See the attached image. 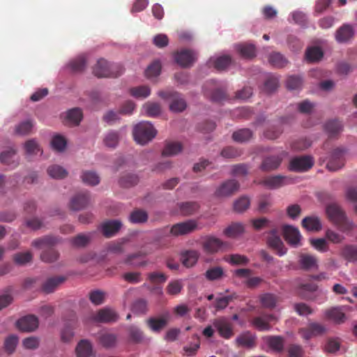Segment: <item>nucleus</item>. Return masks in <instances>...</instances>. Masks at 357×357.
<instances>
[{
	"instance_id": "obj_62",
	"label": "nucleus",
	"mask_w": 357,
	"mask_h": 357,
	"mask_svg": "<svg viewBox=\"0 0 357 357\" xmlns=\"http://www.w3.org/2000/svg\"><path fill=\"white\" fill-rule=\"evenodd\" d=\"M105 294L100 290H93L89 294V298L91 302L96 305L104 303Z\"/></svg>"
},
{
	"instance_id": "obj_53",
	"label": "nucleus",
	"mask_w": 357,
	"mask_h": 357,
	"mask_svg": "<svg viewBox=\"0 0 357 357\" xmlns=\"http://www.w3.org/2000/svg\"><path fill=\"white\" fill-rule=\"evenodd\" d=\"M148 219V214L146 211L140 209L133 211L129 217V220L132 223H144Z\"/></svg>"
},
{
	"instance_id": "obj_57",
	"label": "nucleus",
	"mask_w": 357,
	"mask_h": 357,
	"mask_svg": "<svg viewBox=\"0 0 357 357\" xmlns=\"http://www.w3.org/2000/svg\"><path fill=\"white\" fill-rule=\"evenodd\" d=\"M252 324L257 330L261 331H269L271 328V326L267 323V320H266L264 315L255 317L252 320Z\"/></svg>"
},
{
	"instance_id": "obj_28",
	"label": "nucleus",
	"mask_w": 357,
	"mask_h": 357,
	"mask_svg": "<svg viewBox=\"0 0 357 357\" xmlns=\"http://www.w3.org/2000/svg\"><path fill=\"white\" fill-rule=\"evenodd\" d=\"M236 344L246 348H253L256 345V336L250 331H246L237 337Z\"/></svg>"
},
{
	"instance_id": "obj_2",
	"label": "nucleus",
	"mask_w": 357,
	"mask_h": 357,
	"mask_svg": "<svg viewBox=\"0 0 357 357\" xmlns=\"http://www.w3.org/2000/svg\"><path fill=\"white\" fill-rule=\"evenodd\" d=\"M326 213L329 220L338 225L343 231H349L354 227V224L347 220L344 211L337 204H328Z\"/></svg>"
},
{
	"instance_id": "obj_49",
	"label": "nucleus",
	"mask_w": 357,
	"mask_h": 357,
	"mask_svg": "<svg viewBox=\"0 0 357 357\" xmlns=\"http://www.w3.org/2000/svg\"><path fill=\"white\" fill-rule=\"evenodd\" d=\"M252 137V132L248 128L240 129L234 132L232 135V139L237 142H245L248 141Z\"/></svg>"
},
{
	"instance_id": "obj_42",
	"label": "nucleus",
	"mask_w": 357,
	"mask_h": 357,
	"mask_svg": "<svg viewBox=\"0 0 357 357\" xmlns=\"http://www.w3.org/2000/svg\"><path fill=\"white\" fill-rule=\"evenodd\" d=\"M129 337L133 343H141L145 340L144 332L135 326H130L128 328Z\"/></svg>"
},
{
	"instance_id": "obj_23",
	"label": "nucleus",
	"mask_w": 357,
	"mask_h": 357,
	"mask_svg": "<svg viewBox=\"0 0 357 357\" xmlns=\"http://www.w3.org/2000/svg\"><path fill=\"white\" fill-rule=\"evenodd\" d=\"M66 278L63 276H54L48 278L41 285V290L45 294H50L55 291V289L62 284Z\"/></svg>"
},
{
	"instance_id": "obj_35",
	"label": "nucleus",
	"mask_w": 357,
	"mask_h": 357,
	"mask_svg": "<svg viewBox=\"0 0 357 357\" xmlns=\"http://www.w3.org/2000/svg\"><path fill=\"white\" fill-rule=\"evenodd\" d=\"M299 264L302 269L307 271L317 268V259L313 255L301 254L299 257Z\"/></svg>"
},
{
	"instance_id": "obj_56",
	"label": "nucleus",
	"mask_w": 357,
	"mask_h": 357,
	"mask_svg": "<svg viewBox=\"0 0 357 357\" xmlns=\"http://www.w3.org/2000/svg\"><path fill=\"white\" fill-rule=\"evenodd\" d=\"M130 93L132 96L137 98H145L150 95L151 90L149 87L146 86H140L131 88L130 89Z\"/></svg>"
},
{
	"instance_id": "obj_32",
	"label": "nucleus",
	"mask_w": 357,
	"mask_h": 357,
	"mask_svg": "<svg viewBox=\"0 0 357 357\" xmlns=\"http://www.w3.org/2000/svg\"><path fill=\"white\" fill-rule=\"evenodd\" d=\"M199 257V253L197 250H187L181 254V261L185 267H192L197 261Z\"/></svg>"
},
{
	"instance_id": "obj_33",
	"label": "nucleus",
	"mask_w": 357,
	"mask_h": 357,
	"mask_svg": "<svg viewBox=\"0 0 357 357\" xmlns=\"http://www.w3.org/2000/svg\"><path fill=\"white\" fill-rule=\"evenodd\" d=\"M80 178L84 183L91 186H96L100 182L99 175L94 171H83Z\"/></svg>"
},
{
	"instance_id": "obj_48",
	"label": "nucleus",
	"mask_w": 357,
	"mask_h": 357,
	"mask_svg": "<svg viewBox=\"0 0 357 357\" xmlns=\"http://www.w3.org/2000/svg\"><path fill=\"white\" fill-rule=\"evenodd\" d=\"M138 176L135 174L128 173L123 175L119 179V185L123 188H130L137 184Z\"/></svg>"
},
{
	"instance_id": "obj_61",
	"label": "nucleus",
	"mask_w": 357,
	"mask_h": 357,
	"mask_svg": "<svg viewBox=\"0 0 357 357\" xmlns=\"http://www.w3.org/2000/svg\"><path fill=\"white\" fill-rule=\"evenodd\" d=\"M32 253L29 251L16 253L13 257L15 262L19 265H24L26 263L30 262L32 260Z\"/></svg>"
},
{
	"instance_id": "obj_29",
	"label": "nucleus",
	"mask_w": 357,
	"mask_h": 357,
	"mask_svg": "<svg viewBox=\"0 0 357 357\" xmlns=\"http://www.w3.org/2000/svg\"><path fill=\"white\" fill-rule=\"evenodd\" d=\"M302 227L310 231H318L321 229L320 219L317 216H307L303 219Z\"/></svg>"
},
{
	"instance_id": "obj_54",
	"label": "nucleus",
	"mask_w": 357,
	"mask_h": 357,
	"mask_svg": "<svg viewBox=\"0 0 357 357\" xmlns=\"http://www.w3.org/2000/svg\"><path fill=\"white\" fill-rule=\"evenodd\" d=\"M236 298L237 295L235 293L227 296L217 298L215 299L214 306L216 310H223L227 307V305L231 301H232L234 299H236Z\"/></svg>"
},
{
	"instance_id": "obj_24",
	"label": "nucleus",
	"mask_w": 357,
	"mask_h": 357,
	"mask_svg": "<svg viewBox=\"0 0 357 357\" xmlns=\"http://www.w3.org/2000/svg\"><path fill=\"white\" fill-rule=\"evenodd\" d=\"M282 160V158L278 155H270L264 158L260 168L262 171L269 172L278 168Z\"/></svg>"
},
{
	"instance_id": "obj_1",
	"label": "nucleus",
	"mask_w": 357,
	"mask_h": 357,
	"mask_svg": "<svg viewBox=\"0 0 357 357\" xmlns=\"http://www.w3.org/2000/svg\"><path fill=\"white\" fill-rule=\"evenodd\" d=\"M58 243V239L53 236H44L33 240L31 245L38 249H43L40 254V259L46 263L56 261L59 257V253L53 246Z\"/></svg>"
},
{
	"instance_id": "obj_46",
	"label": "nucleus",
	"mask_w": 357,
	"mask_h": 357,
	"mask_svg": "<svg viewBox=\"0 0 357 357\" xmlns=\"http://www.w3.org/2000/svg\"><path fill=\"white\" fill-rule=\"evenodd\" d=\"M342 256L350 262L357 261V247L353 245H347L342 250Z\"/></svg>"
},
{
	"instance_id": "obj_59",
	"label": "nucleus",
	"mask_w": 357,
	"mask_h": 357,
	"mask_svg": "<svg viewBox=\"0 0 357 357\" xmlns=\"http://www.w3.org/2000/svg\"><path fill=\"white\" fill-rule=\"evenodd\" d=\"M144 109L147 116L155 117L160 114L161 112L160 106L158 103L148 102L144 105Z\"/></svg>"
},
{
	"instance_id": "obj_3",
	"label": "nucleus",
	"mask_w": 357,
	"mask_h": 357,
	"mask_svg": "<svg viewBox=\"0 0 357 357\" xmlns=\"http://www.w3.org/2000/svg\"><path fill=\"white\" fill-rule=\"evenodd\" d=\"M123 71V67L119 64L109 63L104 59L98 60L93 68V73L98 77H116Z\"/></svg>"
},
{
	"instance_id": "obj_16",
	"label": "nucleus",
	"mask_w": 357,
	"mask_h": 357,
	"mask_svg": "<svg viewBox=\"0 0 357 357\" xmlns=\"http://www.w3.org/2000/svg\"><path fill=\"white\" fill-rule=\"evenodd\" d=\"M344 151L337 148L333 150L326 167L330 171H337L344 165Z\"/></svg>"
},
{
	"instance_id": "obj_25",
	"label": "nucleus",
	"mask_w": 357,
	"mask_h": 357,
	"mask_svg": "<svg viewBox=\"0 0 357 357\" xmlns=\"http://www.w3.org/2000/svg\"><path fill=\"white\" fill-rule=\"evenodd\" d=\"M354 34L353 27L349 24H344L336 31L335 39L340 43H347L353 38Z\"/></svg>"
},
{
	"instance_id": "obj_34",
	"label": "nucleus",
	"mask_w": 357,
	"mask_h": 357,
	"mask_svg": "<svg viewBox=\"0 0 357 357\" xmlns=\"http://www.w3.org/2000/svg\"><path fill=\"white\" fill-rule=\"evenodd\" d=\"M324 128L329 137H333L342 131L343 125L338 120H330L326 123Z\"/></svg>"
},
{
	"instance_id": "obj_63",
	"label": "nucleus",
	"mask_w": 357,
	"mask_h": 357,
	"mask_svg": "<svg viewBox=\"0 0 357 357\" xmlns=\"http://www.w3.org/2000/svg\"><path fill=\"white\" fill-rule=\"evenodd\" d=\"M24 149L29 155H36L40 151V148L37 142L32 139L26 141L24 144Z\"/></svg>"
},
{
	"instance_id": "obj_26",
	"label": "nucleus",
	"mask_w": 357,
	"mask_h": 357,
	"mask_svg": "<svg viewBox=\"0 0 357 357\" xmlns=\"http://www.w3.org/2000/svg\"><path fill=\"white\" fill-rule=\"evenodd\" d=\"M75 352L77 357H90L93 355V347L88 340H81L77 344Z\"/></svg>"
},
{
	"instance_id": "obj_14",
	"label": "nucleus",
	"mask_w": 357,
	"mask_h": 357,
	"mask_svg": "<svg viewBox=\"0 0 357 357\" xmlns=\"http://www.w3.org/2000/svg\"><path fill=\"white\" fill-rule=\"evenodd\" d=\"M174 59L181 67L188 68L196 61V54L192 50H182L174 54Z\"/></svg>"
},
{
	"instance_id": "obj_7",
	"label": "nucleus",
	"mask_w": 357,
	"mask_h": 357,
	"mask_svg": "<svg viewBox=\"0 0 357 357\" xmlns=\"http://www.w3.org/2000/svg\"><path fill=\"white\" fill-rule=\"evenodd\" d=\"M239 183L235 179H229L222 183L215 190V196L225 197L233 195L238 190Z\"/></svg>"
},
{
	"instance_id": "obj_13",
	"label": "nucleus",
	"mask_w": 357,
	"mask_h": 357,
	"mask_svg": "<svg viewBox=\"0 0 357 357\" xmlns=\"http://www.w3.org/2000/svg\"><path fill=\"white\" fill-rule=\"evenodd\" d=\"M90 202V194L83 191L76 194L70 202V208L73 211H79L86 208Z\"/></svg>"
},
{
	"instance_id": "obj_11",
	"label": "nucleus",
	"mask_w": 357,
	"mask_h": 357,
	"mask_svg": "<svg viewBox=\"0 0 357 357\" xmlns=\"http://www.w3.org/2000/svg\"><path fill=\"white\" fill-rule=\"evenodd\" d=\"M267 244L268 247L274 250L279 256H282L287 252L280 237L278 235L276 229H272L268 234L267 238Z\"/></svg>"
},
{
	"instance_id": "obj_43",
	"label": "nucleus",
	"mask_w": 357,
	"mask_h": 357,
	"mask_svg": "<svg viewBox=\"0 0 357 357\" xmlns=\"http://www.w3.org/2000/svg\"><path fill=\"white\" fill-rule=\"evenodd\" d=\"M204 275L209 281L218 280L225 276V271L220 266H213L208 268Z\"/></svg>"
},
{
	"instance_id": "obj_30",
	"label": "nucleus",
	"mask_w": 357,
	"mask_h": 357,
	"mask_svg": "<svg viewBox=\"0 0 357 357\" xmlns=\"http://www.w3.org/2000/svg\"><path fill=\"white\" fill-rule=\"evenodd\" d=\"M264 341L267 345L276 352H281L284 349V340L281 336H266Z\"/></svg>"
},
{
	"instance_id": "obj_12",
	"label": "nucleus",
	"mask_w": 357,
	"mask_h": 357,
	"mask_svg": "<svg viewBox=\"0 0 357 357\" xmlns=\"http://www.w3.org/2000/svg\"><path fill=\"white\" fill-rule=\"evenodd\" d=\"M223 245L224 243L222 240L212 236H206L202 238L203 250L208 254L218 252Z\"/></svg>"
},
{
	"instance_id": "obj_10",
	"label": "nucleus",
	"mask_w": 357,
	"mask_h": 357,
	"mask_svg": "<svg viewBox=\"0 0 357 357\" xmlns=\"http://www.w3.org/2000/svg\"><path fill=\"white\" fill-rule=\"evenodd\" d=\"M313 160L310 156H301L293 158L289 165V169L294 172L307 171L313 166Z\"/></svg>"
},
{
	"instance_id": "obj_22",
	"label": "nucleus",
	"mask_w": 357,
	"mask_h": 357,
	"mask_svg": "<svg viewBox=\"0 0 357 357\" xmlns=\"http://www.w3.org/2000/svg\"><path fill=\"white\" fill-rule=\"evenodd\" d=\"M122 224L118 220H108L101 225L102 234L109 238L114 236L121 229Z\"/></svg>"
},
{
	"instance_id": "obj_18",
	"label": "nucleus",
	"mask_w": 357,
	"mask_h": 357,
	"mask_svg": "<svg viewBox=\"0 0 357 357\" xmlns=\"http://www.w3.org/2000/svg\"><path fill=\"white\" fill-rule=\"evenodd\" d=\"M285 241L291 245L297 246L299 244L301 235L298 229L291 225H284L282 228Z\"/></svg>"
},
{
	"instance_id": "obj_41",
	"label": "nucleus",
	"mask_w": 357,
	"mask_h": 357,
	"mask_svg": "<svg viewBox=\"0 0 357 357\" xmlns=\"http://www.w3.org/2000/svg\"><path fill=\"white\" fill-rule=\"evenodd\" d=\"M178 207L183 215H190L198 211L199 205L196 202H186L178 204Z\"/></svg>"
},
{
	"instance_id": "obj_50",
	"label": "nucleus",
	"mask_w": 357,
	"mask_h": 357,
	"mask_svg": "<svg viewBox=\"0 0 357 357\" xmlns=\"http://www.w3.org/2000/svg\"><path fill=\"white\" fill-rule=\"evenodd\" d=\"M323 52L318 47H310L305 52V59L309 62L319 61L323 57Z\"/></svg>"
},
{
	"instance_id": "obj_20",
	"label": "nucleus",
	"mask_w": 357,
	"mask_h": 357,
	"mask_svg": "<svg viewBox=\"0 0 357 357\" xmlns=\"http://www.w3.org/2000/svg\"><path fill=\"white\" fill-rule=\"evenodd\" d=\"M215 83L213 80L206 82L204 86V93L207 97H210L211 100L213 102H222V101L227 99V95L226 92L220 89H217L213 92L210 93L208 89V86H214Z\"/></svg>"
},
{
	"instance_id": "obj_44",
	"label": "nucleus",
	"mask_w": 357,
	"mask_h": 357,
	"mask_svg": "<svg viewBox=\"0 0 357 357\" xmlns=\"http://www.w3.org/2000/svg\"><path fill=\"white\" fill-rule=\"evenodd\" d=\"M146 254L142 251L133 253L127 256L124 260V263L133 266H143L146 264V261H138L137 259H142Z\"/></svg>"
},
{
	"instance_id": "obj_9",
	"label": "nucleus",
	"mask_w": 357,
	"mask_h": 357,
	"mask_svg": "<svg viewBox=\"0 0 357 357\" xmlns=\"http://www.w3.org/2000/svg\"><path fill=\"white\" fill-rule=\"evenodd\" d=\"M197 228V222L193 220H190L174 225L170 229V233L176 236L185 235L192 232Z\"/></svg>"
},
{
	"instance_id": "obj_4",
	"label": "nucleus",
	"mask_w": 357,
	"mask_h": 357,
	"mask_svg": "<svg viewBox=\"0 0 357 357\" xmlns=\"http://www.w3.org/2000/svg\"><path fill=\"white\" fill-rule=\"evenodd\" d=\"M157 134L153 126L148 122H141L136 125L133 130L134 139L137 143L142 145L151 141Z\"/></svg>"
},
{
	"instance_id": "obj_17",
	"label": "nucleus",
	"mask_w": 357,
	"mask_h": 357,
	"mask_svg": "<svg viewBox=\"0 0 357 357\" xmlns=\"http://www.w3.org/2000/svg\"><path fill=\"white\" fill-rule=\"evenodd\" d=\"M169 319L168 312L163 314L160 317H150L146 321V325L153 332H160L167 325Z\"/></svg>"
},
{
	"instance_id": "obj_8",
	"label": "nucleus",
	"mask_w": 357,
	"mask_h": 357,
	"mask_svg": "<svg viewBox=\"0 0 357 357\" xmlns=\"http://www.w3.org/2000/svg\"><path fill=\"white\" fill-rule=\"evenodd\" d=\"M92 319L99 323L116 322L119 319V314L112 308L104 307L94 314Z\"/></svg>"
},
{
	"instance_id": "obj_36",
	"label": "nucleus",
	"mask_w": 357,
	"mask_h": 357,
	"mask_svg": "<svg viewBox=\"0 0 357 357\" xmlns=\"http://www.w3.org/2000/svg\"><path fill=\"white\" fill-rule=\"evenodd\" d=\"M245 231L244 225L241 222H234L225 228L223 233L229 238L236 237Z\"/></svg>"
},
{
	"instance_id": "obj_15",
	"label": "nucleus",
	"mask_w": 357,
	"mask_h": 357,
	"mask_svg": "<svg viewBox=\"0 0 357 357\" xmlns=\"http://www.w3.org/2000/svg\"><path fill=\"white\" fill-rule=\"evenodd\" d=\"M16 326L21 331L32 332L38 327V319L34 315L25 316L17 321Z\"/></svg>"
},
{
	"instance_id": "obj_52",
	"label": "nucleus",
	"mask_w": 357,
	"mask_h": 357,
	"mask_svg": "<svg viewBox=\"0 0 357 357\" xmlns=\"http://www.w3.org/2000/svg\"><path fill=\"white\" fill-rule=\"evenodd\" d=\"M33 127V121L31 120H26L16 126L15 132L19 135H26L31 132Z\"/></svg>"
},
{
	"instance_id": "obj_39",
	"label": "nucleus",
	"mask_w": 357,
	"mask_h": 357,
	"mask_svg": "<svg viewBox=\"0 0 357 357\" xmlns=\"http://www.w3.org/2000/svg\"><path fill=\"white\" fill-rule=\"evenodd\" d=\"M259 301L263 307L273 309L276 306L279 299L278 297L273 294L266 293L259 296Z\"/></svg>"
},
{
	"instance_id": "obj_40",
	"label": "nucleus",
	"mask_w": 357,
	"mask_h": 357,
	"mask_svg": "<svg viewBox=\"0 0 357 357\" xmlns=\"http://www.w3.org/2000/svg\"><path fill=\"white\" fill-rule=\"evenodd\" d=\"M236 49L240 55L245 59H252L256 55L255 47L250 44H238Z\"/></svg>"
},
{
	"instance_id": "obj_31",
	"label": "nucleus",
	"mask_w": 357,
	"mask_h": 357,
	"mask_svg": "<svg viewBox=\"0 0 357 357\" xmlns=\"http://www.w3.org/2000/svg\"><path fill=\"white\" fill-rule=\"evenodd\" d=\"M98 340L104 348L110 349L116 346L117 337L115 334L105 332L99 334Z\"/></svg>"
},
{
	"instance_id": "obj_51",
	"label": "nucleus",
	"mask_w": 357,
	"mask_h": 357,
	"mask_svg": "<svg viewBox=\"0 0 357 357\" xmlns=\"http://www.w3.org/2000/svg\"><path fill=\"white\" fill-rule=\"evenodd\" d=\"M119 139L120 137L119 132L112 130L105 135L103 139V142L106 146L114 149L117 146Z\"/></svg>"
},
{
	"instance_id": "obj_60",
	"label": "nucleus",
	"mask_w": 357,
	"mask_h": 357,
	"mask_svg": "<svg viewBox=\"0 0 357 357\" xmlns=\"http://www.w3.org/2000/svg\"><path fill=\"white\" fill-rule=\"evenodd\" d=\"M86 65L85 56H79L70 63L71 69L76 73L82 72L84 70Z\"/></svg>"
},
{
	"instance_id": "obj_27",
	"label": "nucleus",
	"mask_w": 357,
	"mask_h": 357,
	"mask_svg": "<svg viewBox=\"0 0 357 357\" xmlns=\"http://www.w3.org/2000/svg\"><path fill=\"white\" fill-rule=\"evenodd\" d=\"M83 117L82 111L78 107L69 109L65 116V123L70 126H77Z\"/></svg>"
},
{
	"instance_id": "obj_45",
	"label": "nucleus",
	"mask_w": 357,
	"mask_h": 357,
	"mask_svg": "<svg viewBox=\"0 0 357 357\" xmlns=\"http://www.w3.org/2000/svg\"><path fill=\"white\" fill-rule=\"evenodd\" d=\"M48 175L55 179H62L67 176L68 172L62 167L53 165L47 169Z\"/></svg>"
},
{
	"instance_id": "obj_19",
	"label": "nucleus",
	"mask_w": 357,
	"mask_h": 357,
	"mask_svg": "<svg viewBox=\"0 0 357 357\" xmlns=\"http://www.w3.org/2000/svg\"><path fill=\"white\" fill-rule=\"evenodd\" d=\"M347 307L339 306L331 307L325 312L327 319L334 321L336 324L344 323L346 320L345 310Z\"/></svg>"
},
{
	"instance_id": "obj_55",
	"label": "nucleus",
	"mask_w": 357,
	"mask_h": 357,
	"mask_svg": "<svg viewBox=\"0 0 357 357\" xmlns=\"http://www.w3.org/2000/svg\"><path fill=\"white\" fill-rule=\"evenodd\" d=\"M91 239V234H79L75 237L71 238L70 241L73 246L77 248H83L88 245Z\"/></svg>"
},
{
	"instance_id": "obj_6",
	"label": "nucleus",
	"mask_w": 357,
	"mask_h": 357,
	"mask_svg": "<svg viewBox=\"0 0 357 357\" xmlns=\"http://www.w3.org/2000/svg\"><path fill=\"white\" fill-rule=\"evenodd\" d=\"M213 325L220 336L225 339H230L234 334L232 324L225 317L215 319Z\"/></svg>"
},
{
	"instance_id": "obj_47",
	"label": "nucleus",
	"mask_w": 357,
	"mask_h": 357,
	"mask_svg": "<svg viewBox=\"0 0 357 357\" xmlns=\"http://www.w3.org/2000/svg\"><path fill=\"white\" fill-rule=\"evenodd\" d=\"M268 61L273 66L278 68L286 66L288 63L286 58L278 52L271 54L268 58Z\"/></svg>"
},
{
	"instance_id": "obj_64",
	"label": "nucleus",
	"mask_w": 357,
	"mask_h": 357,
	"mask_svg": "<svg viewBox=\"0 0 357 357\" xmlns=\"http://www.w3.org/2000/svg\"><path fill=\"white\" fill-rule=\"evenodd\" d=\"M161 64L160 61H155L148 66L145 71L146 76L149 78L155 77L160 75Z\"/></svg>"
},
{
	"instance_id": "obj_37",
	"label": "nucleus",
	"mask_w": 357,
	"mask_h": 357,
	"mask_svg": "<svg viewBox=\"0 0 357 357\" xmlns=\"http://www.w3.org/2000/svg\"><path fill=\"white\" fill-rule=\"evenodd\" d=\"M183 149L180 142H169L165 145L162 155L166 157L174 156L179 153Z\"/></svg>"
},
{
	"instance_id": "obj_21",
	"label": "nucleus",
	"mask_w": 357,
	"mask_h": 357,
	"mask_svg": "<svg viewBox=\"0 0 357 357\" xmlns=\"http://www.w3.org/2000/svg\"><path fill=\"white\" fill-rule=\"evenodd\" d=\"M0 161L2 164L15 168L19 165L18 157L16 155V150L10 148L0 154Z\"/></svg>"
},
{
	"instance_id": "obj_58",
	"label": "nucleus",
	"mask_w": 357,
	"mask_h": 357,
	"mask_svg": "<svg viewBox=\"0 0 357 357\" xmlns=\"http://www.w3.org/2000/svg\"><path fill=\"white\" fill-rule=\"evenodd\" d=\"M192 340L193 342L183 348L185 354L189 356L195 355L200 346L199 337L197 335L192 336Z\"/></svg>"
},
{
	"instance_id": "obj_5",
	"label": "nucleus",
	"mask_w": 357,
	"mask_h": 357,
	"mask_svg": "<svg viewBox=\"0 0 357 357\" xmlns=\"http://www.w3.org/2000/svg\"><path fill=\"white\" fill-rule=\"evenodd\" d=\"M158 96L164 99L171 100L169 109L174 112H181L187 107L186 101L182 97L181 94L172 91H160Z\"/></svg>"
},
{
	"instance_id": "obj_38",
	"label": "nucleus",
	"mask_w": 357,
	"mask_h": 357,
	"mask_svg": "<svg viewBox=\"0 0 357 357\" xmlns=\"http://www.w3.org/2000/svg\"><path fill=\"white\" fill-rule=\"evenodd\" d=\"M285 177L277 175L266 177L261 183L270 189H276L284 184Z\"/></svg>"
}]
</instances>
